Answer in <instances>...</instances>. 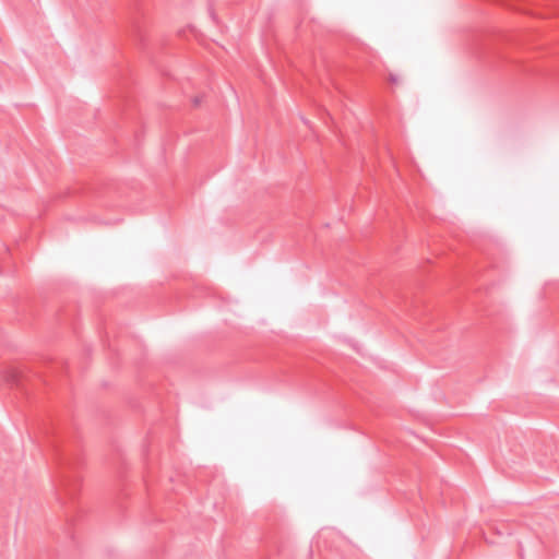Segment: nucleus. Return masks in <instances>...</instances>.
I'll use <instances>...</instances> for the list:
<instances>
[{
    "label": "nucleus",
    "instance_id": "f257e3e1",
    "mask_svg": "<svg viewBox=\"0 0 559 559\" xmlns=\"http://www.w3.org/2000/svg\"><path fill=\"white\" fill-rule=\"evenodd\" d=\"M53 451L59 467V486L69 495H74L78 488L79 479L71 474V467L75 464V459L67 451L60 449L57 441L53 440Z\"/></svg>",
    "mask_w": 559,
    "mask_h": 559
},
{
    "label": "nucleus",
    "instance_id": "20e7f679",
    "mask_svg": "<svg viewBox=\"0 0 559 559\" xmlns=\"http://www.w3.org/2000/svg\"><path fill=\"white\" fill-rule=\"evenodd\" d=\"M14 377V382L19 385L20 384V380L16 376H13Z\"/></svg>",
    "mask_w": 559,
    "mask_h": 559
},
{
    "label": "nucleus",
    "instance_id": "f03ea898",
    "mask_svg": "<svg viewBox=\"0 0 559 559\" xmlns=\"http://www.w3.org/2000/svg\"><path fill=\"white\" fill-rule=\"evenodd\" d=\"M389 79H390V81L392 83H397L399 82V76L396 74L391 73Z\"/></svg>",
    "mask_w": 559,
    "mask_h": 559
},
{
    "label": "nucleus",
    "instance_id": "7ed1b4c3",
    "mask_svg": "<svg viewBox=\"0 0 559 559\" xmlns=\"http://www.w3.org/2000/svg\"><path fill=\"white\" fill-rule=\"evenodd\" d=\"M200 103H201L200 97H195V98L193 99V104H194L195 106H198Z\"/></svg>",
    "mask_w": 559,
    "mask_h": 559
}]
</instances>
